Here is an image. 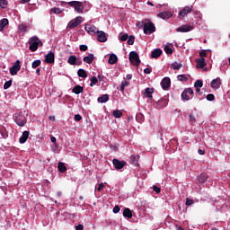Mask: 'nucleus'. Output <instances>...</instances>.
Instances as JSON below:
<instances>
[{
  "label": "nucleus",
  "mask_w": 230,
  "mask_h": 230,
  "mask_svg": "<svg viewBox=\"0 0 230 230\" xmlns=\"http://www.w3.org/2000/svg\"><path fill=\"white\" fill-rule=\"evenodd\" d=\"M137 26H140V28H144V33L146 35H151V33H154L155 31V26L151 22H138L137 23Z\"/></svg>",
  "instance_id": "f257e3e1"
},
{
  "label": "nucleus",
  "mask_w": 230,
  "mask_h": 230,
  "mask_svg": "<svg viewBox=\"0 0 230 230\" xmlns=\"http://www.w3.org/2000/svg\"><path fill=\"white\" fill-rule=\"evenodd\" d=\"M29 49L31 51H37L39 49V46H42V41L37 36H33L29 39Z\"/></svg>",
  "instance_id": "f03ea898"
},
{
  "label": "nucleus",
  "mask_w": 230,
  "mask_h": 230,
  "mask_svg": "<svg viewBox=\"0 0 230 230\" xmlns=\"http://www.w3.org/2000/svg\"><path fill=\"white\" fill-rule=\"evenodd\" d=\"M66 4H68V6H71L72 8H74L75 12H76V13H84V3L80 2V1H71V2H67Z\"/></svg>",
  "instance_id": "7ed1b4c3"
},
{
  "label": "nucleus",
  "mask_w": 230,
  "mask_h": 230,
  "mask_svg": "<svg viewBox=\"0 0 230 230\" xmlns=\"http://www.w3.org/2000/svg\"><path fill=\"white\" fill-rule=\"evenodd\" d=\"M129 62H131L133 66H139V64H141V60L139 59V55L137 52L131 51L129 53Z\"/></svg>",
  "instance_id": "20e7f679"
},
{
  "label": "nucleus",
  "mask_w": 230,
  "mask_h": 230,
  "mask_svg": "<svg viewBox=\"0 0 230 230\" xmlns=\"http://www.w3.org/2000/svg\"><path fill=\"white\" fill-rule=\"evenodd\" d=\"M80 24H82V16H77L68 22L67 28L75 30V28H76V26H80Z\"/></svg>",
  "instance_id": "39448f33"
},
{
  "label": "nucleus",
  "mask_w": 230,
  "mask_h": 230,
  "mask_svg": "<svg viewBox=\"0 0 230 230\" xmlns=\"http://www.w3.org/2000/svg\"><path fill=\"white\" fill-rule=\"evenodd\" d=\"M190 98H193V89L187 88L181 93V99L184 102H188V100H190Z\"/></svg>",
  "instance_id": "423d86ee"
},
{
  "label": "nucleus",
  "mask_w": 230,
  "mask_h": 230,
  "mask_svg": "<svg viewBox=\"0 0 230 230\" xmlns=\"http://www.w3.org/2000/svg\"><path fill=\"white\" fill-rule=\"evenodd\" d=\"M14 121L18 127H24L26 125V117L22 114H16L14 117Z\"/></svg>",
  "instance_id": "0eeeda50"
},
{
  "label": "nucleus",
  "mask_w": 230,
  "mask_h": 230,
  "mask_svg": "<svg viewBox=\"0 0 230 230\" xmlns=\"http://www.w3.org/2000/svg\"><path fill=\"white\" fill-rule=\"evenodd\" d=\"M9 71L12 76H15V75L21 71V61L17 60L13 66L10 67Z\"/></svg>",
  "instance_id": "6e6552de"
},
{
  "label": "nucleus",
  "mask_w": 230,
  "mask_h": 230,
  "mask_svg": "<svg viewBox=\"0 0 230 230\" xmlns=\"http://www.w3.org/2000/svg\"><path fill=\"white\" fill-rule=\"evenodd\" d=\"M191 12H193V5H187L185 7H183L180 12H179V16L181 19H184V17H186V15H188V13H191Z\"/></svg>",
  "instance_id": "1a4fd4ad"
},
{
  "label": "nucleus",
  "mask_w": 230,
  "mask_h": 230,
  "mask_svg": "<svg viewBox=\"0 0 230 230\" xmlns=\"http://www.w3.org/2000/svg\"><path fill=\"white\" fill-rule=\"evenodd\" d=\"M84 30L85 31H87V33H89V35H96V33L99 31L98 28H96V26L89 23L85 24Z\"/></svg>",
  "instance_id": "9d476101"
},
{
  "label": "nucleus",
  "mask_w": 230,
  "mask_h": 230,
  "mask_svg": "<svg viewBox=\"0 0 230 230\" xmlns=\"http://www.w3.org/2000/svg\"><path fill=\"white\" fill-rule=\"evenodd\" d=\"M170 85H172V80L170 77H164L161 82V86L164 91L170 89Z\"/></svg>",
  "instance_id": "9b49d317"
},
{
  "label": "nucleus",
  "mask_w": 230,
  "mask_h": 230,
  "mask_svg": "<svg viewBox=\"0 0 230 230\" xmlns=\"http://www.w3.org/2000/svg\"><path fill=\"white\" fill-rule=\"evenodd\" d=\"M112 163L116 170H121L124 166L127 165V162L119 161V159H113Z\"/></svg>",
  "instance_id": "f8f14e48"
},
{
  "label": "nucleus",
  "mask_w": 230,
  "mask_h": 230,
  "mask_svg": "<svg viewBox=\"0 0 230 230\" xmlns=\"http://www.w3.org/2000/svg\"><path fill=\"white\" fill-rule=\"evenodd\" d=\"M97 40L99 42H107V33L103 31H97Z\"/></svg>",
  "instance_id": "ddd939ff"
},
{
  "label": "nucleus",
  "mask_w": 230,
  "mask_h": 230,
  "mask_svg": "<svg viewBox=\"0 0 230 230\" xmlns=\"http://www.w3.org/2000/svg\"><path fill=\"white\" fill-rule=\"evenodd\" d=\"M191 30H193V26L191 25H181V27H178L176 29V31L181 33H186L188 31H191Z\"/></svg>",
  "instance_id": "4468645a"
},
{
  "label": "nucleus",
  "mask_w": 230,
  "mask_h": 230,
  "mask_svg": "<svg viewBox=\"0 0 230 230\" xmlns=\"http://www.w3.org/2000/svg\"><path fill=\"white\" fill-rule=\"evenodd\" d=\"M210 85L212 89H220V85H222V81L220 80V77L213 79L212 82L210 83Z\"/></svg>",
  "instance_id": "2eb2a0df"
},
{
  "label": "nucleus",
  "mask_w": 230,
  "mask_h": 230,
  "mask_svg": "<svg viewBox=\"0 0 230 230\" xmlns=\"http://www.w3.org/2000/svg\"><path fill=\"white\" fill-rule=\"evenodd\" d=\"M197 67L198 69H204L206 66H208V63H206V59L204 58H200L199 59H196Z\"/></svg>",
  "instance_id": "dca6fc26"
},
{
  "label": "nucleus",
  "mask_w": 230,
  "mask_h": 230,
  "mask_svg": "<svg viewBox=\"0 0 230 230\" xmlns=\"http://www.w3.org/2000/svg\"><path fill=\"white\" fill-rule=\"evenodd\" d=\"M46 64H54L55 63V53L49 52L45 56Z\"/></svg>",
  "instance_id": "f3484780"
},
{
  "label": "nucleus",
  "mask_w": 230,
  "mask_h": 230,
  "mask_svg": "<svg viewBox=\"0 0 230 230\" xmlns=\"http://www.w3.org/2000/svg\"><path fill=\"white\" fill-rule=\"evenodd\" d=\"M158 17L161 19H170V17H173V13L172 12H162L158 13Z\"/></svg>",
  "instance_id": "a211bd4d"
},
{
  "label": "nucleus",
  "mask_w": 230,
  "mask_h": 230,
  "mask_svg": "<svg viewBox=\"0 0 230 230\" xmlns=\"http://www.w3.org/2000/svg\"><path fill=\"white\" fill-rule=\"evenodd\" d=\"M28 137H30V132L23 131L22 137L19 139V143H21L22 145L24 144L25 141H28Z\"/></svg>",
  "instance_id": "6ab92c4d"
},
{
  "label": "nucleus",
  "mask_w": 230,
  "mask_h": 230,
  "mask_svg": "<svg viewBox=\"0 0 230 230\" xmlns=\"http://www.w3.org/2000/svg\"><path fill=\"white\" fill-rule=\"evenodd\" d=\"M93 61H94V54H89L88 56L83 58V62H84L85 64H93Z\"/></svg>",
  "instance_id": "aec40b11"
},
{
  "label": "nucleus",
  "mask_w": 230,
  "mask_h": 230,
  "mask_svg": "<svg viewBox=\"0 0 230 230\" xmlns=\"http://www.w3.org/2000/svg\"><path fill=\"white\" fill-rule=\"evenodd\" d=\"M161 55H163V50L161 49H155L152 52L151 57H152V58H159V57H161Z\"/></svg>",
  "instance_id": "412c9836"
},
{
  "label": "nucleus",
  "mask_w": 230,
  "mask_h": 230,
  "mask_svg": "<svg viewBox=\"0 0 230 230\" xmlns=\"http://www.w3.org/2000/svg\"><path fill=\"white\" fill-rule=\"evenodd\" d=\"M58 170L60 172V173H64L65 172L67 171V167H66V164L59 162L58 164Z\"/></svg>",
  "instance_id": "4be33fe9"
},
{
  "label": "nucleus",
  "mask_w": 230,
  "mask_h": 230,
  "mask_svg": "<svg viewBox=\"0 0 230 230\" xmlns=\"http://www.w3.org/2000/svg\"><path fill=\"white\" fill-rule=\"evenodd\" d=\"M8 19L6 18L0 20V31H3L4 27L8 26Z\"/></svg>",
  "instance_id": "5701e85b"
},
{
  "label": "nucleus",
  "mask_w": 230,
  "mask_h": 230,
  "mask_svg": "<svg viewBox=\"0 0 230 230\" xmlns=\"http://www.w3.org/2000/svg\"><path fill=\"white\" fill-rule=\"evenodd\" d=\"M76 56H70L67 59V64H69L70 66H76Z\"/></svg>",
  "instance_id": "b1692460"
},
{
  "label": "nucleus",
  "mask_w": 230,
  "mask_h": 230,
  "mask_svg": "<svg viewBox=\"0 0 230 230\" xmlns=\"http://www.w3.org/2000/svg\"><path fill=\"white\" fill-rule=\"evenodd\" d=\"M72 93H74L75 94H80V93H84V87H82L80 85H75L72 89Z\"/></svg>",
  "instance_id": "393cba45"
},
{
  "label": "nucleus",
  "mask_w": 230,
  "mask_h": 230,
  "mask_svg": "<svg viewBox=\"0 0 230 230\" xmlns=\"http://www.w3.org/2000/svg\"><path fill=\"white\" fill-rule=\"evenodd\" d=\"M99 103H107L109 102V94H103L98 98Z\"/></svg>",
  "instance_id": "a878e982"
},
{
  "label": "nucleus",
  "mask_w": 230,
  "mask_h": 230,
  "mask_svg": "<svg viewBox=\"0 0 230 230\" xmlns=\"http://www.w3.org/2000/svg\"><path fill=\"white\" fill-rule=\"evenodd\" d=\"M109 64H116L118 62V56L116 54H111L109 58Z\"/></svg>",
  "instance_id": "bb28decb"
},
{
  "label": "nucleus",
  "mask_w": 230,
  "mask_h": 230,
  "mask_svg": "<svg viewBox=\"0 0 230 230\" xmlns=\"http://www.w3.org/2000/svg\"><path fill=\"white\" fill-rule=\"evenodd\" d=\"M198 181L199 182L203 184V182H206V181H208V174L206 172L201 173L198 178Z\"/></svg>",
  "instance_id": "cd10ccee"
},
{
  "label": "nucleus",
  "mask_w": 230,
  "mask_h": 230,
  "mask_svg": "<svg viewBox=\"0 0 230 230\" xmlns=\"http://www.w3.org/2000/svg\"><path fill=\"white\" fill-rule=\"evenodd\" d=\"M77 75L80 78H87V71H85L84 69L80 68L77 71Z\"/></svg>",
  "instance_id": "c85d7f7f"
},
{
  "label": "nucleus",
  "mask_w": 230,
  "mask_h": 230,
  "mask_svg": "<svg viewBox=\"0 0 230 230\" xmlns=\"http://www.w3.org/2000/svg\"><path fill=\"white\" fill-rule=\"evenodd\" d=\"M123 217H125V218H131L132 217V211L130 210V208H125L124 209Z\"/></svg>",
  "instance_id": "c756f323"
},
{
  "label": "nucleus",
  "mask_w": 230,
  "mask_h": 230,
  "mask_svg": "<svg viewBox=\"0 0 230 230\" xmlns=\"http://www.w3.org/2000/svg\"><path fill=\"white\" fill-rule=\"evenodd\" d=\"M18 30H19V31H21L22 33H26V31H28V25L22 23V24H20V25L18 26Z\"/></svg>",
  "instance_id": "7c9ffc66"
},
{
  "label": "nucleus",
  "mask_w": 230,
  "mask_h": 230,
  "mask_svg": "<svg viewBox=\"0 0 230 230\" xmlns=\"http://www.w3.org/2000/svg\"><path fill=\"white\" fill-rule=\"evenodd\" d=\"M171 67H172V69H174V71H179V69H181L182 67V64H179V63L175 62L171 65Z\"/></svg>",
  "instance_id": "2f4dec72"
},
{
  "label": "nucleus",
  "mask_w": 230,
  "mask_h": 230,
  "mask_svg": "<svg viewBox=\"0 0 230 230\" xmlns=\"http://www.w3.org/2000/svg\"><path fill=\"white\" fill-rule=\"evenodd\" d=\"M153 93H154V88H146L145 90V94L147 96V98H152Z\"/></svg>",
  "instance_id": "473e14b6"
},
{
  "label": "nucleus",
  "mask_w": 230,
  "mask_h": 230,
  "mask_svg": "<svg viewBox=\"0 0 230 230\" xmlns=\"http://www.w3.org/2000/svg\"><path fill=\"white\" fill-rule=\"evenodd\" d=\"M41 63L42 62L40 61V59H36L35 61H33L31 64L32 69H37V67H39V66H40Z\"/></svg>",
  "instance_id": "72a5a7b5"
},
{
  "label": "nucleus",
  "mask_w": 230,
  "mask_h": 230,
  "mask_svg": "<svg viewBox=\"0 0 230 230\" xmlns=\"http://www.w3.org/2000/svg\"><path fill=\"white\" fill-rule=\"evenodd\" d=\"M50 12H51L52 13H55L56 15H58V14L62 13V10H61L60 8H58V7H53V8L50 10Z\"/></svg>",
  "instance_id": "f704fd0d"
},
{
  "label": "nucleus",
  "mask_w": 230,
  "mask_h": 230,
  "mask_svg": "<svg viewBox=\"0 0 230 230\" xmlns=\"http://www.w3.org/2000/svg\"><path fill=\"white\" fill-rule=\"evenodd\" d=\"M130 83L128 81H122L121 85H120V91L123 93L125 91V87H128Z\"/></svg>",
  "instance_id": "c9c22d12"
},
{
  "label": "nucleus",
  "mask_w": 230,
  "mask_h": 230,
  "mask_svg": "<svg viewBox=\"0 0 230 230\" xmlns=\"http://www.w3.org/2000/svg\"><path fill=\"white\" fill-rule=\"evenodd\" d=\"M113 116L114 118H121V116H123V112L119 110H116L113 111Z\"/></svg>",
  "instance_id": "e433bc0d"
},
{
  "label": "nucleus",
  "mask_w": 230,
  "mask_h": 230,
  "mask_svg": "<svg viewBox=\"0 0 230 230\" xmlns=\"http://www.w3.org/2000/svg\"><path fill=\"white\" fill-rule=\"evenodd\" d=\"M135 40H136V38L134 36L128 37V44L129 46H133Z\"/></svg>",
  "instance_id": "4c0bfd02"
},
{
  "label": "nucleus",
  "mask_w": 230,
  "mask_h": 230,
  "mask_svg": "<svg viewBox=\"0 0 230 230\" xmlns=\"http://www.w3.org/2000/svg\"><path fill=\"white\" fill-rule=\"evenodd\" d=\"M177 79L179 80V82H187L188 81V77H186V75H179L177 76Z\"/></svg>",
  "instance_id": "58836bf2"
},
{
  "label": "nucleus",
  "mask_w": 230,
  "mask_h": 230,
  "mask_svg": "<svg viewBox=\"0 0 230 230\" xmlns=\"http://www.w3.org/2000/svg\"><path fill=\"white\" fill-rule=\"evenodd\" d=\"M96 84H98V78L96 76H93L91 79L90 87L96 85Z\"/></svg>",
  "instance_id": "ea45409f"
},
{
  "label": "nucleus",
  "mask_w": 230,
  "mask_h": 230,
  "mask_svg": "<svg viewBox=\"0 0 230 230\" xmlns=\"http://www.w3.org/2000/svg\"><path fill=\"white\" fill-rule=\"evenodd\" d=\"M164 51L167 55H172V53H173V50L172 49V48H170V46L166 45L164 47Z\"/></svg>",
  "instance_id": "a19ab883"
},
{
  "label": "nucleus",
  "mask_w": 230,
  "mask_h": 230,
  "mask_svg": "<svg viewBox=\"0 0 230 230\" xmlns=\"http://www.w3.org/2000/svg\"><path fill=\"white\" fill-rule=\"evenodd\" d=\"M0 6L4 9L6 6H8V1L6 0H0Z\"/></svg>",
  "instance_id": "79ce46f5"
},
{
  "label": "nucleus",
  "mask_w": 230,
  "mask_h": 230,
  "mask_svg": "<svg viewBox=\"0 0 230 230\" xmlns=\"http://www.w3.org/2000/svg\"><path fill=\"white\" fill-rule=\"evenodd\" d=\"M202 85H204V83H202V80H197L194 84V87H199L201 88Z\"/></svg>",
  "instance_id": "37998d69"
},
{
  "label": "nucleus",
  "mask_w": 230,
  "mask_h": 230,
  "mask_svg": "<svg viewBox=\"0 0 230 230\" xmlns=\"http://www.w3.org/2000/svg\"><path fill=\"white\" fill-rule=\"evenodd\" d=\"M130 160L133 162V163H137L139 161V155H131L130 156Z\"/></svg>",
  "instance_id": "c03bdc74"
},
{
  "label": "nucleus",
  "mask_w": 230,
  "mask_h": 230,
  "mask_svg": "<svg viewBox=\"0 0 230 230\" xmlns=\"http://www.w3.org/2000/svg\"><path fill=\"white\" fill-rule=\"evenodd\" d=\"M12 87V81H7L4 84V89H10Z\"/></svg>",
  "instance_id": "a18cd8bd"
},
{
  "label": "nucleus",
  "mask_w": 230,
  "mask_h": 230,
  "mask_svg": "<svg viewBox=\"0 0 230 230\" xmlns=\"http://www.w3.org/2000/svg\"><path fill=\"white\" fill-rule=\"evenodd\" d=\"M128 40V34L125 33L122 36H120L119 40H121V42H125V40Z\"/></svg>",
  "instance_id": "49530a36"
},
{
  "label": "nucleus",
  "mask_w": 230,
  "mask_h": 230,
  "mask_svg": "<svg viewBox=\"0 0 230 230\" xmlns=\"http://www.w3.org/2000/svg\"><path fill=\"white\" fill-rule=\"evenodd\" d=\"M137 121H145V116H143V114H141V113H138L137 115Z\"/></svg>",
  "instance_id": "de8ad7c7"
},
{
  "label": "nucleus",
  "mask_w": 230,
  "mask_h": 230,
  "mask_svg": "<svg viewBox=\"0 0 230 230\" xmlns=\"http://www.w3.org/2000/svg\"><path fill=\"white\" fill-rule=\"evenodd\" d=\"M208 102H213L215 100V95L213 93H209L207 95Z\"/></svg>",
  "instance_id": "09e8293b"
},
{
  "label": "nucleus",
  "mask_w": 230,
  "mask_h": 230,
  "mask_svg": "<svg viewBox=\"0 0 230 230\" xmlns=\"http://www.w3.org/2000/svg\"><path fill=\"white\" fill-rule=\"evenodd\" d=\"M88 49L87 45H80L79 47L80 51H87Z\"/></svg>",
  "instance_id": "8fccbe9b"
},
{
  "label": "nucleus",
  "mask_w": 230,
  "mask_h": 230,
  "mask_svg": "<svg viewBox=\"0 0 230 230\" xmlns=\"http://www.w3.org/2000/svg\"><path fill=\"white\" fill-rule=\"evenodd\" d=\"M199 57H201V58H204V57H208V53L206 52V50H201L199 52Z\"/></svg>",
  "instance_id": "3c124183"
},
{
  "label": "nucleus",
  "mask_w": 230,
  "mask_h": 230,
  "mask_svg": "<svg viewBox=\"0 0 230 230\" xmlns=\"http://www.w3.org/2000/svg\"><path fill=\"white\" fill-rule=\"evenodd\" d=\"M153 190H154V191H155V193H157V194L161 193V188H159V187H157V186H155V185L153 186Z\"/></svg>",
  "instance_id": "603ef678"
},
{
  "label": "nucleus",
  "mask_w": 230,
  "mask_h": 230,
  "mask_svg": "<svg viewBox=\"0 0 230 230\" xmlns=\"http://www.w3.org/2000/svg\"><path fill=\"white\" fill-rule=\"evenodd\" d=\"M192 204H193V199L187 198L186 199V206H191Z\"/></svg>",
  "instance_id": "864d4df0"
},
{
  "label": "nucleus",
  "mask_w": 230,
  "mask_h": 230,
  "mask_svg": "<svg viewBox=\"0 0 230 230\" xmlns=\"http://www.w3.org/2000/svg\"><path fill=\"white\" fill-rule=\"evenodd\" d=\"M75 121H82V116L80 114L75 115Z\"/></svg>",
  "instance_id": "5fc2aeb1"
},
{
  "label": "nucleus",
  "mask_w": 230,
  "mask_h": 230,
  "mask_svg": "<svg viewBox=\"0 0 230 230\" xmlns=\"http://www.w3.org/2000/svg\"><path fill=\"white\" fill-rule=\"evenodd\" d=\"M189 120H190V123H196V121H197L195 119V116H193V115H190V119Z\"/></svg>",
  "instance_id": "6e6d98bb"
},
{
  "label": "nucleus",
  "mask_w": 230,
  "mask_h": 230,
  "mask_svg": "<svg viewBox=\"0 0 230 230\" xmlns=\"http://www.w3.org/2000/svg\"><path fill=\"white\" fill-rule=\"evenodd\" d=\"M102 188H105V184L104 183H100L98 188H97V191H102Z\"/></svg>",
  "instance_id": "4d7b16f0"
},
{
  "label": "nucleus",
  "mask_w": 230,
  "mask_h": 230,
  "mask_svg": "<svg viewBox=\"0 0 230 230\" xmlns=\"http://www.w3.org/2000/svg\"><path fill=\"white\" fill-rule=\"evenodd\" d=\"M119 206H115L113 208V213H119Z\"/></svg>",
  "instance_id": "13d9d810"
},
{
  "label": "nucleus",
  "mask_w": 230,
  "mask_h": 230,
  "mask_svg": "<svg viewBox=\"0 0 230 230\" xmlns=\"http://www.w3.org/2000/svg\"><path fill=\"white\" fill-rule=\"evenodd\" d=\"M144 73L145 75H150V73H152V70L150 68H146L144 69Z\"/></svg>",
  "instance_id": "bf43d9fd"
},
{
  "label": "nucleus",
  "mask_w": 230,
  "mask_h": 230,
  "mask_svg": "<svg viewBox=\"0 0 230 230\" xmlns=\"http://www.w3.org/2000/svg\"><path fill=\"white\" fill-rule=\"evenodd\" d=\"M76 230H84V226L83 225H78L76 227H75Z\"/></svg>",
  "instance_id": "052dcab7"
},
{
  "label": "nucleus",
  "mask_w": 230,
  "mask_h": 230,
  "mask_svg": "<svg viewBox=\"0 0 230 230\" xmlns=\"http://www.w3.org/2000/svg\"><path fill=\"white\" fill-rule=\"evenodd\" d=\"M198 154H199V155H204V154H206V152H204V150H202V149H199Z\"/></svg>",
  "instance_id": "680f3d73"
},
{
  "label": "nucleus",
  "mask_w": 230,
  "mask_h": 230,
  "mask_svg": "<svg viewBox=\"0 0 230 230\" xmlns=\"http://www.w3.org/2000/svg\"><path fill=\"white\" fill-rule=\"evenodd\" d=\"M50 141H51V143H57V137H51Z\"/></svg>",
  "instance_id": "e2e57ef3"
},
{
  "label": "nucleus",
  "mask_w": 230,
  "mask_h": 230,
  "mask_svg": "<svg viewBox=\"0 0 230 230\" xmlns=\"http://www.w3.org/2000/svg\"><path fill=\"white\" fill-rule=\"evenodd\" d=\"M126 80H132V75H127Z\"/></svg>",
  "instance_id": "0e129e2a"
},
{
  "label": "nucleus",
  "mask_w": 230,
  "mask_h": 230,
  "mask_svg": "<svg viewBox=\"0 0 230 230\" xmlns=\"http://www.w3.org/2000/svg\"><path fill=\"white\" fill-rule=\"evenodd\" d=\"M75 66H82V60H76Z\"/></svg>",
  "instance_id": "69168bd1"
},
{
  "label": "nucleus",
  "mask_w": 230,
  "mask_h": 230,
  "mask_svg": "<svg viewBox=\"0 0 230 230\" xmlns=\"http://www.w3.org/2000/svg\"><path fill=\"white\" fill-rule=\"evenodd\" d=\"M49 119L50 121H55V116H49Z\"/></svg>",
  "instance_id": "338daca9"
},
{
  "label": "nucleus",
  "mask_w": 230,
  "mask_h": 230,
  "mask_svg": "<svg viewBox=\"0 0 230 230\" xmlns=\"http://www.w3.org/2000/svg\"><path fill=\"white\" fill-rule=\"evenodd\" d=\"M177 230H184V228H182L181 226H178Z\"/></svg>",
  "instance_id": "774afa93"
}]
</instances>
